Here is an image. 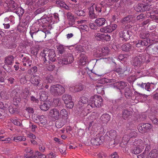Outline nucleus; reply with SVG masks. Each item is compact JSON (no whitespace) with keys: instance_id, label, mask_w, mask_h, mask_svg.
<instances>
[{"instance_id":"obj_58","label":"nucleus","mask_w":158,"mask_h":158,"mask_svg":"<svg viewBox=\"0 0 158 158\" xmlns=\"http://www.w3.org/2000/svg\"><path fill=\"white\" fill-rule=\"evenodd\" d=\"M102 53L103 54L102 55H105L107 54L109 52V48L107 47H103L102 49Z\"/></svg>"},{"instance_id":"obj_12","label":"nucleus","mask_w":158,"mask_h":158,"mask_svg":"<svg viewBox=\"0 0 158 158\" xmlns=\"http://www.w3.org/2000/svg\"><path fill=\"white\" fill-rule=\"evenodd\" d=\"M130 32L127 30H124L119 32V34L121 40L125 42L129 39L130 34Z\"/></svg>"},{"instance_id":"obj_15","label":"nucleus","mask_w":158,"mask_h":158,"mask_svg":"<svg viewBox=\"0 0 158 158\" xmlns=\"http://www.w3.org/2000/svg\"><path fill=\"white\" fill-rule=\"evenodd\" d=\"M20 95V92H17L15 90H13L10 94V96L13 99L14 102L18 103L21 101V98Z\"/></svg>"},{"instance_id":"obj_60","label":"nucleus","mask_w":158,"mask_h":158,"mask_svg":"<svg viewBox=\"0 0 158 158\" xmlns=\"http://www.w3.org/2000/svg\"><path fill=\"white\" fill-rule=\"evenodd\" d=\"M133 43L135 44V46L137 47H140L142 46V40H139L137 41H133Z\"/></svg>"},{"instance_id":"obj_36","label":"nucleus","mask_w":158,"mask_h":158,"mask_svg":"<svg viewBox=\"0 0 158 158\" xmlns=\"http://www.w3.org/2000/svg\"><path fill=\"white\" fill-rule=\"evenodd\" d=\"M135 147L133 149L131 152L132 153L135 154H137L140 153L141 151L143 150V148L141 147V148L139 147L138 146H135Z\"/></svg>"},{"instance_id":"obj_50","label":"nucleus","mask_w":158,"mask_h":158,"mask_svg":"<svg viewBox=\"0 0 158 158\" xmlns=\"http://www.w3.org/2000/svg\"><path fill=\"white\" fill-rule=\"evenodd\" d=\"M24 151L27 154H29L31 155H34V152L32 150L31 148L29 147L26 148L25 150Z\"/></svg>"},{"instance_id":"obj_25","label":"nucleus","mask_w":158,"mask_h":158,"mask_svg":"<svg viewBox=\"0 0 158 158\" xmlns=\"http://www.w3.org/2000/svg\"><path fill=\"white\" fill-rule=\"evenodd\" d=\"M146 158H158V151L156 149H154L148 155Z\"/></svg>"},{"instance_id":"obj_1","label":"nucleus","mask_w":158,"mask_h":158,"mask_svg":"<svg viewBox=\"0 0 158 158\" xmlns=\"http://www.w3.org/2000/svg\"><path fill=\"white\" fill-rule=\"evenodd\" d=\"M58 54H61L64 57L62 58L59 60L60 64H67L71 63L74 60L73 55L69 52V49L62 45H60L58 48Z\"/></svg>"},{"instance_id":"obj_16","label":"nucleus","mask_w":158,"mask_h":158,"mask_svg":"<svg viewBox=\"0 0 158 158\" xmlns=\"http://www.w3.org/2000/svg\"><path fill=\"white\" fill-rule=\"evenodd\" d=\"M36 120H38L39 122L37 123H39L40 126L41 127L46 126L47 122L46 117L43 115L38 116Z\"/></svg>"},{"instance_id":"obj_28","label":"nucleus","mask_w":158,"mask_h":158,"mask_svg":"<svg viewBox=\"0 0 158 158\" xmlns=\"http://www.w3.org/2000/svg\"><path fill=\"white\" fill-rule=\"evenodd\" d=\"M56 4L57 6L66 9H68L69 7L63 1L57 0L56 1Z\"/></svg>"},{"instance_id":"obj_42","label":"nucleus","mask_w":158,"mask_h":158,"mask_svg":"<svg viewBox=\"0 0 158 158\" xmlns=\"http://www.w3.org/2000/svg\"><path fill=\"white\" fill-rule=\"evenodd\" d=\"M47 95L45 91H42L41 92L40 96V101H44L47 99Z\"/></svg>"},{"instance_id":"obj_3","label":"nucleus","mask_w":158,"mask_h":158,"mask_svg":"<svg viewBox=\"0 0 158 158\" xmlns=\"http://www.w3.org/2000/svg\"><path fill=\"white\" fill-rule=\"evenodd\" d=\"M148 60H146V57L144 55H139L133 58L131 63L135 67H139L142 62H148Z\"/></svg>"},{"instance_id":"obj_5","label":"nucleus","mask_w":158,"mask_h":158,"mask_svg":"<svg viewBox=\"0 0 158 158\" xmlns=\"http://www.w3.org/2000/svg\"><path fill=\"white\" fill-rule=\"evenodd\" d=\"M148 141V139H146L144 141L140 139H135L133 144L134 146H138L140 148L142 147L143 149L145 146V150H148L150 147V143L149 142L147 143Z\"/></svg>"},{"instance_id":"obj_57","label":"nucleus","mask_w":158,"mask_h":158,"mask_svg":"<svg viewBox=\"0 0 158 158\" xmlns=\"http://www.w3.org/2000/svg\"><path fill=\"white\" fill-rule=\"evenodd\" d=\"M64 125L60 120L56 121V127L60 128L62 127Z\"/></svg>"},{"instance_id":"obj_24","label":"nucleus","mask_w":158,"mask_h":158,"mask_svg":"<svg viewBox=\"0 0 158 158\" xmlns=\"http://www.w3.org/2000/svg\"><path fill=\"white\" fill-rule=\"evenodd\" d=\"M107 135L109 136L111 140L114 141L116 138L117 135V133L115 131L111 130L106 133Z\"/></svg>"},{"instance_id":"obj_2","label":"nucleus","mask_w":158,"mask_h":158,"mask_svg":"<svg viewBox=\"0 0 158 158\" xmlns=\"http://www.w3.org/2000/svg\"><path fill=\"white\" fill-rule=\"evenodd\" d=\"M40 55L42 57L41 59L44 61L43 64L44 65H47L48 62L47 60L48 57L49 59L52 62H54L56 60V55L54 50L48 49H45L41 52Z\"/></svg>"},{"instance_id":"obj_38","label":"nucleus","mask_w":158,"mask_h":158,"mask_svg":"<svg viewBox=\"0 0 158 158\" xmlns=\"http://www.w3.org/2000/svg\"><path fill=\"white\" fill-rule=\"evenodd\" d=\"M124 94L125 97L127 98H130L132 94V92L130 88L127 87L124 90Z\"/></svg>"},{"instance_id":"obj_10","label":"nucleus","mask_w":158,"mask_h":158,"mask_svg":"<svg viewBox=\"0 0 158 158\" xmlns=\"http://www.w3.org/2000/svg\"><path fill=\"white\" fill-rule=\"evenodd\" d=\"M94 107L93 105L90 103L89 102V103L87 106L83 109V107L82 108H80V109H77V110L80 112V115L81 116H85L89 112L90 110L92 108Z\"/></svg>"},{"instance_id":"obj_9","label":"nucleus","mask_w":158,"mask_h":158,"mask_svg":"<svg viewBox=\"0 0 158 158\" xmlns=\"http://www.w3.org/2000/svg\"><path fill=\"white\" fill-rule=\"evenodd\" d=\"M152 127V126L150 124L142 123L139 125L138 130L142 133H145L149 131Z\"/></svg>"},{"instance_id":"obj_29","label":"nucleus","mask_w":158,"mask_h":158,"mask_svg":"<svg viewBox=\"0 0 158 158\" xmlns=\"http://www.w3.org/2000/svg\"><path fill=\"white\" fill-rule=\"evenodd\" d=\"M106 20L103 18H98L95 20V23L97 26L100 27L105 24L106 23Z\"/></svg>"},{"instance_id":"obj_54","label":"nucleus","mask_w":158,"mask_h":158,"mask_svg":"<svg viewBox=\"0 0 158 158\" xmlns=\"http://www.w3.org/2000/svg\"><path fill=\"white\" fill-rule=\"evenodd\" d=\"M103 36H104V34L100 33H97L94 35L95 38L98 40H102Z\"/></svg>"},{"instance_id":"obj_46","label":"nucleus","mask_w":158,"mask_h":158,"mask_svg":"<svg viewBox=\"0 0 158 158\" xmlns=\"http://www.w3.org/2000/svg\"><path fill=\"white\" fill-rule=\"evenodd\" d=\"M103 89V87L102 86H97L96 88L97 92L99 94L102 95L104 94V91Z\"/></svg>"},{"instance_id":"obj_59","label":"nucleus","mask_w":158,"mask_h":158,"mask_svg":"<svg viewBox=\"0 0 158 158\" xmlns=\"http://www.w3.org/2000/svg\"><path fill=\"white\" fill-rule=\"evenodd\" d=\"M49 33V32L48 31H46V32H44L42 31H39V34L40 35V36L42 37L45 38L46 34H48Z\"/></svg>"},{"instance_id":"obj_18","label":"nucleus","mask_w":158,"mask_h":158,"mask_svg":"<svg viewBox=\"0 0 158 158\" xmlns=\"http://www.w3.org/2000/svg\"><path fill=\"white\" fill-rule=\"evenodd\" d=\"M128 83L127 82L120 81L116 82L114 84V88L118 89H123L126 87L127 86Z\"/></svg>"},{"instance_id":"obj_6","label":"nucleus","mask_w":158,"mask_h":158,"mask_svg":"<svg viewBox=\"0 0 158 158\" xmlns=\"http://www.w3.org/2000/svg\"><path fill=\"white\" fill-rule=\"evenodd\" d=\"M102 99L101 96L97 95L91 97L89 102L94 107H99L102 103Z\"/></svg>"},{"instance_id":"obj_37","label":"nucleus","mask_w":158,"mask_h":158,"mask_svg":"<svg viewBox=\"0 0 158 158\" xmlns=\"http://www.w3.org/2000/svg\"><path fill=\"white\" fill-rule=\"evenodd\" d=\"M49 108V105L48 103H46L44 102L41 103L40 105V108L42 110L47 111Z\"/></svg>"},{"instance_id":"obj_63","label":"nucleus","mask_w":158,"mask_h":158,"mask_svg":"<svg viewBox=\"0 0 158 158\" xmlns=\"http://www.w3.org/2000/svg\"><path fill=\"white\" fill-rule=\"evenodd\" d=\"M75 50L77 52H83L84 49L82 46L77 45L75 47Z\"/></svg>"},{"instance_id":"obj_55","label":"nucleus","mask_w":158,"mask_h":158,"mask_svg":"<svg viewBox=\"0 0 158 158\" xmlns=\"http://www.w3.org/2000/svg\"><path fill=\"white\" fill-rule=\"evenodd\" d=\"M60 114L61 117H64V116L66 117H68V113L65 109H62L60 111Z\"/></svg>"},{"instance_id":"obj_48","label":"nucleus","mask_w":158,"mask_h":158,"mask_svg":"<svg viewBox=\"0 0 158 158\" xmlns=\"http://www.w3.org/2000/svg\"><path fill=\"white\" fill-rule=\"evenodd\" d=\"M151 6L146 5L143 4L142 7V12H144L147 11H150L152 10V7Z\"/></svg>"},{"instance_id":"obj_51","label":"nucleus","mask_w":158,"mask_h":158,"mask_svg":"<svg viewBox=\"0 0 158 158\" xmlns=\"http://www.w3.org/2000/svg\"><path fill=\"white\" fill-rule=\"evenodd\" d=\"M83 89V87L82 85H80L78 86H76L74 87V89H71V90L73 92H77L82 90Z\"/></svg>"},{"instance_id":"obj_30","label":"nucleus","mask_w":158,"mask_h":158,"mask_svg":"<svg viewBox=\"0 0 158 158\" xmlns=\"http://www.w3.org/2000/svg\"><path fill=\"white\" fill-rule=\"evenodd\" d=\"M14 57L10 55L5 58V63L6 65H11L13 62Z\"/></svg>"},{"instance_id":"obj_31","label":"nucleus","mask_w":158,"mask_h":158,"mask_svg":"<svg viewBox=\"0 0 158 158\" xmlns=\"http://www.w3.org/2000/svg\"><path fill=\"white\" fill-rule=\"evenodd\" d=\"M132 112L131 111L125 110L123 112L122 117L124 119L129 118L132 114Z\"/></svg>"},{"instance_id":"obj_17","label":"nucleus","mask_w":158,"mask_h":158,"mask_svg":"<svg viewBox=\"0 0 158 158\" xmlns=\"http://www.w3.org/2000/svg\"><path fill=\"white\" fill-rule=\"evenodd\" d=\"M114 71L120 74L122 73L124 74L125 75H127L129 73L130 69L129 67H126L124 69H122L120 67L118 66L115 68L114 69Z\"/></svg>"},{"instance_id":"obj_32","label":"nucleus","mask_w":158,"mask_h":158,"mask_svg":"<svg viewBox=\"0 0 158 158\" xmlns=\"http://www.w3.org/2000/svg\"><path fill=\"white\" fill-rule=\"evenodd\" d=\"M17 106L15 104H10L9 107V111L11 114H13L17 110Z\"/></svg>"},{"instance_id":"obj_44","label":"nucleus","mask_w":158,"mask_h":158,"mask_svg":"<svg viewBox=\"0 0 158 158\" xmlns=\"http://www.w3.org/2000/svg\"><path fill=\"white\" fill-rule=\"evenodd\" d=\"M13 140L16 142H18L20 141H25L26 138L24 136H18L14 137Z\"/></svg>"},{"instance_id":"obj_64","label":"nucleus","mask_w":158,"mask_h":158,"mask_svg":"<svg viewBox=\"0 0 158 158\" xmlns=\"http://www.w3.org/2000/svg\"><path fill=\"white\" fill-rule=\"evenodd\" d=\"M110 30H111V32L114 30L117 27V25L114 24H110L109 25Z\"/></svg>"},{"instance_id":"obj_8","label":"nucleus","mask_w":158,"mask_h":158,"mask_svg":"<svg viewBox=\"0 0 158 158\" xmlns=\"http://www.w3.org/2000/svg\"><path fill=\"white\" fill-rule=\"evenodd\" d=\"M95 114V112H93L92 113L91 115L88 117L89 121V130H92L93 129L96 130V121L95 120L96 118L94 115Z\"/></svg>"},{"instance_id":"obj_14","label":"nucleus","mask_w":158,"mask_h":158,"mask_svg":"<svg viewBox=\"0 0 158 158\" xmlns=\"http://www.w3.org/2000/svg\"><path fill=\"white\" fill-rule=\"evenodd\" d=\"M107 4L103 2H102L99 4L95 5V8L96 11L98 12H104L106 10V7Z\"/></svg>"},{"instance_id":"obj_39","label":"nucleus","mask_w":158,"mask_h":158,"mask_svg":"<svg viewBox=\"0 0 158 158\" xmlns=\"http://www.w3.org/2000/svg\"><path fill=\"white\" fill-rule=\"evenodd\" d=\"M149 33L147 31H142L140 32L139 37L142 39H145L149 37Z\"/></svg>"},{"instance_id":"obj_34","label":"nucleus","mask_w":158,"mask_h":158,"mask_svg":"<svg viewBox=\"0 0 158 158\" xmlns=\"http://www.w3.org/2000/svg\"><path fill=\"white\" fill-rule=\"evenodd\" d=\"M62 98L64 103H66L71 101L72 97L70 95L64 94L63 95Z\"/></svg>"},{"instance_id":"obj_41","label":"nucleus","mask_w":158,"mask_h":158,"mask_svg":"<svg viewBox=\"0 0 158 158\" xmlns=\"http://www.w3.org/2000/svg\"><path fill=\"white\" fill-rule=\"evenodd\" d=\"M143 4H138L134 6V10L137 12H142Z\"/></svg>"},{"instance_id":"obj_33","label":"nucleus","mask_w":158,"mask_h":158,"mask_svg":"<svg viewBox=\"0 0 158 158\" xmlns=\"http://www.w3.org/2000/svg\"><path fill=\"white\" fill-rule=\"evenodd\" d=\"M149 118L153 123L158 124V118L154 114L150 113L149 115Z\"/></svg>"},{"instance_id":"obj_21","label":"nucleus","mask_w":158,"mask_h":158,"mask_svg":"<svg viewBox=\"0 0 158 158\" xmlns=\"http://www.w3.org/2000/svg\"><path fill=\"white\" fill-rule=\"evenodd\" d=\"M137 136V132L134 131H131L129 135H125L123 137V140L126 142H128L130 138L135 137Z\"/></svg>"},{"instance_id":"obj_22","label":"nucleus","mask_w":158,"mask_h":158,"mask_svg":"<svg viewBox=\"0 0 158 158\" xmlns=\"http://www.w3.org/2000/svg\"><path fill=\"white\" fill-rule=\"evenodd\" d=\"M133 47L129 43L123 44L121 47L122 50L125 52H129L133 50Z\"/></svg>"},{"instance_id":"obj_62","label":"nucleus","mask_w":158,"mask_h":158,"mask_svg":"<svg viewBox=\"0 0 158 158\" xmlns=\"http://www.w3.org/2000/svg\"><path fill=\"white\" fill-rule=\"evenodd\" d=\"M65 103L66 104V107L69 109H72L73 106V102H72L71 101L70 102Z\"/></svg>"},{"instance_id":"obj_40","label":"nucleus","mask_w":158,"mask_h":158,"mask_svg":"<svg viewBox=\"0 0 158 158\" xmlns=\"http://www.w3.org/2000/svg\"><path fill=\"white\" fill-rule=\"evenodd\" d=\"M16 13L18 15L19 17L21 16L24 13V10L21 7H17L15 11Z\"/></svg>"},{"instance_id":"obj_43","label":"nucleus","mask_w":158,"mask_h":158,"mask_svg":"<svg viewBox=\"0 0 158 158\" xmlns=\"http://www.w3.org/2000/svg\"><path fill=\"white\" fill-rule=\"evenodd\" d=\"M132 18V15H129L123 19L121 21V22L123 23H129L131 21Z\"/></svg>"},{"instance_id":"obj_52","label":"nucleus","mask_w":158,"mask_h":158,"mask_svg":"<svg viewBox=\"0 0 158 158\" xmlns=\"http://www.w3.org/2000/svg\"><path fill=\"white\" fill-rule=\"evenodd\" d=\"M48 2V0H39L37 2V4L38 6H40L44 5Z\"/></svg>"},{"instance_id":"obj_26","label":"nucleus","mask_w":158,"mask_h":158,"mask_svg":"<svg viewBox=\"0 0 158 158\" xmlns=\"http://www.w3.org/2000/svg\"><path fill=\"white\" fill-rule=\"evenodd\" d=\"M156 35L155 32H153L149 34V40L150 43L153 44L157 41V39L154 38V37L156 36Z\"/></svg>"},{"instance_id":"obj_20","label":"nucleus","mask_w":158,"mask_h":158,"mask_svg":"<svg viewBox=\"0 0 158 158\" xmlns=\"http://www.w3.org/2000/svg\"><path fill=\"white\" fill-rule=\"evenodd\" d=\"M31 82L35 86H38L40 81V77L38 76H32L30 80Z\"/></svg>"},{"instance_id":"obj_7","label":"nucleus","mask_w":158,"mask_h":158,"mask_svg":"<svg viewBox=\"0 0 158 158\" xmlns=\"http://www.w3.org/2000/svg\"><path fill=\"white\" fill-rule=\"evenodd\" d=\"M4 6L7 8L6 9L9 11H12L17 7V4L12 0H6L4 4Z\"/></svg>"},{"instance_id":"obj_49","label":"nucleus","mask_w":158,"mask_h":158,"mask_svg":"<svg viewBox=\"0 0 158 158\" xmlns=\"http://www.w3.org/2000/svg\"><path fill=\"white\" fill-rule=\"evenodd\" d=\"M100 31L102 32L105 33H110L111 32V30L110 29L109 25L106 27H104L103 28H101L100 29Z\"/></svg>"},{"instance_id":"obj_13","label":"nucleus","mask_w":158,"mask_h":158,"mask_svg":"<svg viewBox=\"0 0 158 158\" xmlns=\"http://www.w3.org/2000/svg\"><path fill=\"white\" fill-rule=\"evenodd\" d=\"M49 115L53 119L57 120L59 118L60 113L59 110L56 108H54L50 110Z\"/></svg>"},{"instance_id":"obj_27","label":"nucleus","mask_w":158,"mask_h":158,"mask_svg":"<svg viewBox=\"0 0 158 158\" xmlns=\"http://www.w3.org/2000/svg\"><path fill=\"white\" fill-rule=\"evenodd\" d=\"M101 119L102 123H107L110 121V117L108 114H105L102 116Z\"/></svg>"},{"instance_id":"obj_23","label":"nucleus","mask_w":158,"mask_h":158,"mask_svg":"<svg viewBox=\"0 0 158 158\" xmlns=\"http://www.w3.org/2000/svg\"><path fill=\"white\" fill-rule=\"evenodd\" d=\"M137 85L139 87L143 89H145L148 91H150L152 90L151 88V84L149 83H143V82L141 83H138Z\"/></svg>"},{"instance_id":"obj_61","label":"nucleus","mask_w":158,"mask_h":158,"mask_svg":"<svg viewBox=\"0 0 158 158\" xmlns=\"http://www.w3.org/2000/svg\"><path fill=\"white\" fill-rule=\"evenodd\" d=\"M76 14L79 16H83L85 15V13L82 10H79L76 11Z\"/></svg>"},{"instance_id":"obj_47","label":"nucleus","mask_w":158,"mask_h":158,"mask_svg":"<svg viewBox=\"0 0 158 158\" xmlns=\"http://www.w3.org/2000/svg\"><path fill=\"white\" fill-rule=\"evenodd\" d=\"M152 45V44L149 45L148 47H147L145 49V50H146V52L148 53L149 54H155V51L153 50V49L151 48L150 47Z\"/></svg>"},{"instance_id":"obj_56","label":"nucleus","mask_w":158,"mask_h":158,"mask_svg":"<svg viewBox=\"0 0 158 158\" xmlns=\"http://www.w3.org/2000/svg\"><path fill=\"white\" fill-rule=\"evenodd\" d=\"M53 103L56 106H60L61 104L60 99L57 98L53 100Z\"/></svg>"},{"instance_id":"obj_35","label":"nucleus","mask_w":158,"mask_h":158,"mask_svg":"<svg viewBox=\"0 0 158 158\" xmlns=\"http://www.w3.org/2000/svg\"><path fill=\"white\" fill-rule=\"evenodd\" d=\"M87 61V57L86 55L83 54H81L80 59V62L83 65L85 64Z\"/></svg>"},{"instance_id":"obj_4","label":"nucleus","mask_w":158,"mask_h":158,"mask_svg":"<svg viewBox=\"0 0 158 158\" xmlns=\"http://www.w3.org/2000/svg\"><path fill=\"white\" fill-rule=\"evenodd\" d=\"M51 93L54 95L60 96L65 92L64 88L60 85H52L50 89Z\"/></svg>"},{"instance_id":"obj_11","label":"nucleus","mask_w":158,"mask_h":158,"mask_svg":"<svg viewBox=\"0 0 158 158\" xmlns=\"http://www.w3.org/2000/svg\"><path fill=\"white\" fill-rule=\"evenodd\" d=\"M103 138L100 135H96L95 136L91 139V143L92 145L95 146L99 145L102 143L103 140Z\"/></svg>"},{"instance_id":"obj_19","label":"nucleus","mask_w":158,"mask_h":158,"mask_svg":"<svg viewBox=\"0 0 158 158\" xmlns=\"http://www.w3.org/2000/svg\"><path fill=\"white\" fill-rule=\"evenodd\" d=\"M88 98L86 97L82 96L81 97L77 105V109H80L83 106L84 104H86L88 102Z\"/></svg>"},{"instance_id":"obj_45","label":"nucleus","mask_w":158,"mask_h":158,"mask_svg":"<svg viewBox=\"0 0 158 158\" xmlns=\"http://www.w3.org/2000/svg\"><path fill=\"white\" fill-rule=\"evenodd\" d=\"M0 95L1 97L3 99H8L10 98L9 94L6 92L2 91Z\"/></svg>"},{"instance_id":"obj_53","label":"nucleus","mask_w":158,"mask_h":158,"mask_svg":"<svg viewBox=\"0 0 158 158\" xmlns=\"http://www.w3.org/2000/svg\"><path fill=\"white\" fill-rule=\"evenodd\" d=\"M29 91L27 89L24 91L22 96L23 98L25 99H27L29 97Z\"/></svg>"}]
</instances>
